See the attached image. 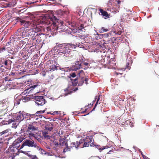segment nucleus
<instances>
[{
    "mask_svg": "<svg viewBox=\"0 0 159 159\" xmlns=\"http://www.w3.org/2000/svg\"><path fill=\"white\" fill-rule=\"evenodd\" d=\"M117 102H118V103L120 104L121 106H123L124 107V106L123 105V104H124L123 100H122V101H118Z\"/></svg>",
    "mask_w": 159,
    "mask_h": 159,
    "instance_id": "nucleus-43",
    "label": "nucleus"
},
{
    "mask_svg": "<svg viewBox=\"0 0 159 159\" xmlns=\"http://www.w3.org/2000/svg\"><path fill=\"white\" fill-rule=\"evenodd\" d=\"M129 64L128 63V66H129ZM126 67L128 68V69H130V67L129 66H127Z\"/></svg>",
    "mask_w": 159,
    "mask_h": 159,
    "instance_id": "nucleus-59",
    "label": "nucleus"
},
{
    "mask_svg": "<svg viewBox=\"0 0 159 159\" xmlns=\"http://www.w3.org/2000/svg\"><path fill=\"white\" fill-rule=\"evenodd\" d=\"M43 136L45 138H47L49 139L50 138V136L48 135V133L47 132H43Z\"/></svg>",
    "mask_w": 159,
    "mask_h": 159,
    "instance_id": "nucleus-32",
    "label": "nucleus"
},
{
    "mask_svg": "<svg viewBox=\"0 0 159 159\" xmlns=\"http://www.w3.org/2000/svg\"><path fill=\"white\" fill-rule=\"evenodd\" d=\"M81 63L80 61H77L75 63V69H76V70L79 69L81 68Z\"/></svg>",
    "mask_w": 159,
    "mask_h": 159,
    "instance_id": "nucleus-24",
    "label": "nucleus"
},
{
    "mask_svg": "<svg viewBox=\"0 0 159 159\" xmlns=\"http://www.w3.org/2000/svg\"><path fill=\"white\" fill-rule=\"evenodd\" d=\"M40 88V85H38V83H36L34 85L31 86L29 88H27V90L30 89L28 92L29 93H36L39 92V89Z\"/></svg>",
    "mask_w": 159,
    "mask_h": 159,
    "instance_id": "nucleus-9",
    "label": "nucleus"
},
{
    "mask_svg": "<svg viewBox=\"0 0 159 159\" xmlns=\"http://www.w3.org/2000/svg\"><path fill=\"white\" fill-rule=\"evenodd\" d=\"M78 79L79 80V85H82L84 81L86 84H88V78H84V77H79Z\"/></svg>",
    "mask_w": 159,
    "mask_h": 159,
    "instance_id": "nucleus-15",
    "label": "nucleus"
},
{
    "mask_svg": "<svg viewBox=\"0 0 159 159\" xmlns=\"http://www.w3.org/2000/svg\"><path fill=\"white\" fill-rule=\"evenodd\" d=\"M20 146V143H14V141L12 144V146L13 148H16V149H17L18 148H19Z\"/></svg>",
    "mask_w": 159,
    "mask_h": 159,
    "instance_id": "nucleus-33",
    "label": "nucleus"
},
{
    "mask_svg": "<svg viewBox=\"0 0 159 159\" xmlns=\"http://www.w3.org/2000/svg\"><path fill=\"white\" fill-rule=\"evenodd\" d=\"M34 98L35 103L38 106H43L46 102V101L43 96H35Z\"/></svg>",
    "mask_w": 159,
    "mask_h": 159,
    "instance_id": "nucleus-8",
    "label": "nucleus"
},
{
    "mask_svg": "<svg viewBox=\"0 0 159 159\" xmlns=\"http://www.w3.org/2000/svg\"><path fill=\"white\" fill-rule=\"evenodd\" d=\"M11 61L9 59H5L3 61V64H4L5 66H7L9 64H11Z\"/></svg>",
    "mask_w": 159,
    "mask_h": 159,
    "instance_id": "nucleus-29",
    "label": "nucleus"
},
{
    "mask_svg": "<svg viewBox=\"0 0 159 159\" xmlns=\"http://www.w3.org/2000/svg\"><path fill=\"white\" fill-rule=\"evenodd\" d=\"M26 155H27L29 157V155H31L29 154L26 152H25V154Z\"/></svg>",
    "mask_w": 159,
    "mask_h": 159,
    "instance_id": "nucleus-55",
    "label": "nucleus"
},
{
    "mask_svg": "<svg viewBox=\"0 0 159 159\" xmlns=\"http://www.w3.org/2000/svg\"><path fill=\"white\" fill-rule=\"evenodd\" d=\"M16 3V0H12L11 2L8 3L7 4L8 7H14Z\"/></svg>",
    "mask_w": 159,
    "mask_h": 159,
    "instance_id": "nucleus-21",
    "label": "nucleus"
},
{
    "mask_svg": "<svg viewBox=\"0 0 159 159\" xmlns=\"http://www.w3.org/2000/svg\"><path fill=\"white\" fill-rule=\"evenodd\" d=\"M20 152H21V153H22L24 154H25V152L26 151H22V150H21L20 151Z\"/></svg>",
    "mask_w": 159,
    "mask_h": 159,
    "instance_id": "nucleus-56",
    "label": "nucleus"
},
{
    "mask_svg": "<svg viewBox=\"0 0 159 159\" xmlns=\"http://www.w3.org/2000/svg\"><path fill=\"white\" fill-rule=\"evenodd\" d=\"M87 109H85V111H81V113H84L85 112H86V111H87Z\"/></svg>",
    "mask_w": 159,
    "mask_h": 159,
    "instance_id": "nucleus-58",
    "label": "nucleus"
},
{
    "mask_svg": "<svg viewBox=\"0 0 159 159\" xmlns=\"http://www.w3.org/2000/svg\"><path fill=\"white\" fill-rule=\"evenodd\" d=\"M66 44L67 49L70 50V52L71 50L75 49L76 48L81 46V44L80 43H77L75 44L72 43H66Z\"/></svg>",
    "mask_w": 159,
    "mask_h": 159,
    "instance_id": "nucleus-12",
    "label": "nucleus"
},
{
    "mask_svg": "<svg viewBox=\"0 0 159 159\" xmlns=\"http://www.w3.org/2000/svg\"><path fill=\"white\" fill-rule=\"evenodd\" d=\"M29 157L30 159H38L36 155H29Z\"/></svg>",
    "mask_w": 159,
    "mask_h": 159,
    "instance_id": "nucleus-38",
    "label": "nucleus"
},
{
    "mask_svg": "<svg viewBox=\"0 0 159 159\" xmlns=\"http://www.w3.org/2000/svg\"><path fill=\"white\" fill-rule=\"evenodd\" d=\"M10 43H11V42H9L8 43V44H10Z\"/></svg>",
    "mask_w": 159,
    "mask_h": 159,
    "instance_id": "nucleus-62",
    "label": "nucleus"
},
{
    "mask_svg": "<svg viewBox=\"0 0 159 159\" xmlns=\"http://www.w3.org/2000/svg\"><path fill=\"white\" fill-rule=\"evenodd\" d=\"M7 77H5V80L6 81H7Z\"/></svg>",
    "mask_w": 159,
    "mask_h": 159,
    "instance_id": "nucleus-60",
    "label": "nucleus"
},
{
    "mask_svg": "<svg viewBox=\"0 0 159 159\" xmlns=\"http://www.w3.org/2000/svg\"><path fill=\"white\" fill-rule=\"evenodd\" d=\"M7 49L8 53H10L11 54H14L15 49L12 47H8Z\"/></svg>",
    "mask_w": 159,
    "mask_h": 159,
    "instance_id": "nucleus-22",
    "label": "nucleus"
},
{
    "mask_svg": "<svg viewBox=\"0 0 159 159\" xmlns=\"http://www.w3.org/2000/svg\"><path fill=\"white\" fill-rule=\"evenodd\" d=\"M21 101V99H19V98H17L15 99L14 100V104H15L16 106L19 104L20 103V102Z\"/></svg>",
    "mask_w": 159,
    "mask_h": 159,
    "instance_id": "nucleus-28",
    "label": "nucleus"
},
{
    "mask_svg": "<svg viewBox=\"0 0 159 159\" xmlns=\"http://www.w3.org/2000/svg\"><path fill=\"white\" fill-rule=\"evenodd\" d=\"M24 119V116L23 114L20 112H17L14 116L13 120L9 119L8 120V121H7V123H4V124H8L14 121L20 122L22 121Z\"/></svg>",
    "mask_w": 159,
    "mask_h": 159,
    "instance_id": "nucleus-6",
    "label": "nucleus"
},
{
    "mask_svg": "<svg viewBox=\"0 0 159 159\" xmlns=\"http://www.w3.org/2000/svg\"><path fill=\"white\" fill-rule=\"evenodd\" d=\"M57 67L55 65L52 66V67H51L50 69V71H53L55 70H58V69L57 68Z\"/></svg>",
    "mask_w": 159,
    "mask_h": 159,
    "instance_id": "nucleus-35",
    "label": "nucleus"
},
{
    "mask_svg": "<svg viewBox=\"0 0 159 159\" xmlns=\"http://www.w3.org/2000/svg\"><path fill=\"white\" fill-rule=\"evenodd\" d=\"M80 28L79 29V30H81L82 29H83L84 28V25L81 24L80 25Z\"/></svg>",
    "mask_w": 159,
    "mask_h": 159,
    "instance_id": "nucleus-50",
    "label": "nucleus"
},
{
    "mask_svg": "<svg viewBox=\"0 0 159 159\" xmlns=\"http://www.w3.org/2000/svg\"><path fill=\"white\" fill-rule=\"evenodd\" d=\"M46 128L48 130H49L50 131H51L53 129V127H46Z\"/></svg>",
    "mask_w": 159,
    "mask_h": 159,
    "instance_id": "nucleus-51",
    "label": "nucleus"
},
{
    "mask_svg": "<svg viewBox=\"0 0 159 159\" xmlns=\"http://www.w3.org/2000/svg\"><path fill=\"white\" fill-rule=\"evenodd\" d=\"M34 141L33 140H30L29 139H26L24 141L23 144L21 145L20 149L22 148L24 146H27L29 147H33V144Z\"/></svg>",
    "mask_w": 159,
    "mask_h": 159,
    "instance_id": "nucleus-13",
    "label": "nucleus"
},
{
    "mask_svg": "<svg viewBox=\"0 0 159 159\" xmlns=\"http://www.w3.org/2000/svg\"><path fill=\"white\" fill-rule=\"evenodd\" d=\"M16 20H17V22H20V24H21V23L22 22V21H23V20L21 19L20 18H17L16 19Z\"/></svg>",
    "mask_w": 159,
    "mask_h": 159,
    "instance_id": "nucleus-45",
    "label": "nucleus"
},
{
    "mask_svg": "<svg viewBox=\"0 0 159 159\" xmlns=\"http://www.w3.org/2000/svg\"><path fill=\"white\" fill-rule=\"evenodd\" d=\"M6 16H4L1 20V22H2L1 24L5 23V25H6V26H7L10 22H12V19L11 18L7 19L5 21H4L3 19L5 18Z\"/></svg>",
    "mask_w": 159,
    "mask_h": 159,
    "instance_id": "nucleus-16",
    "label": "nucleus"
},
{
    "mask_svg": "<svg viewBox=\"0 0 159 159\" xmlns=\"http://www.w3.org/2000/svg\"><path fill=\"white\" fill-rule=\"evenodd\" d=\"M57 52L59 55L67 56L70 53V50L67 49L66 43L58 44Z\"/></svg>",
    "mask_w": 159,
    "mask_h": 159,
    "instance_id": "nucleus-3",
    "label": "nucleus"
},
{
    "mask_svg": "<svg viewBox=\"0 0 159 159\" xmlns=\"http://www.w3.org/2000/svg\"><path fill=\"white\" fill-rule=\"evenodd\" d=\"M84 141V139H81L79 142H76L77 144L78 145L79 147V146L82 143H83V142Z\"/></svg>",
    "mask_w": 159,
    "mask_h": 159,
    "instance_id": "nucleus-42",
    "label": "nucleus"
},
{
    "mask_svg": "<svg viewBox=\"0 0 159 159\" xmlns=\"http://www.w3.org/2000/svg\"><path fill=\"white\" fill-rule=\"evenodd\" d=\"M117 4L119 5V4L121 2L120 1L118 0L117 1Z\"/></svg>",
    "mask_w": 159,
    "mask_h": 159,
    "instance_id": "nucleus-57",
    "label": "nucleus"
},
{
    "mask_svg": "<svg viewBox=\"0 0 159 159\" xmlns=\"http://www.w3.org/2000/svg\"><path fill=\"white\" fill-rule=\"evenodd\" d=\"M21 25H23L26 28L35 27L36 25H39V22H38L36 20H33L32 21H29L23 20L22 21Z\"/></svg>",
    "mask_w": 159,
    "mask_h": 159,
    "instance_id": "nucleus-7",
    "label": "nucleus"
},
{
    "mask_svg": "<svg viewBox=\"0 0 159 159\" xmlns=\"http://www.w3.org/2000/svg\"><path fill=\"white\" fill-rule=\"evenodd\" d=\"M110 30L109 28H105L104 27H102L99 29V31L100 33H102L109 31Z\"/></svg>",
    "mask_w": 159,
    "mask_h": 159,
    "instance_id": "nucleus-25",
    "label": "nucleus"
},
{
    "mask_svg": "<svg viewBox=\"0 0 159 159\" xmlns=\"http://www.w3.org/2000/svg\"><path fill=\"white\" fill-rule=\"evenodd\" d=\"M78 79L76 78L74 80H71L73 86H75L77 85L78 83Z\"/></svg>",
    "mask_w": 159,
    "mask_h": 159,
    "instance_id": "nucleus-31",
    "label": "nucleus"
},
{
    "mask_svg": "<svg viewBox=\"0 0 159 159\" xmlns=\"http://www.w3.org/2000/svg\"><path fill=\"white\" fill-rule=\"evenodd\" d=\"M100 146L98 145H97V148L98 149L100 150V152H101L102 150L105 149H107L108 148H109L108 146H103L102 148H100Z\"/></svg>",
    "mask_w": 159,
    "mask_h": 159,
    "instance_id": "nucleus-30",
    "label": "nucleus"
},
{
    "mask_svg": "<svg viewBox=\"0 0 159 159\" xmlns=\"http://www.w3.org/2000/svg\"><path fill=\"white\" fill-rule=\"evenodd\" d=\"M58 111H55L52 113L51 112H50L49 113H50V114L52 115H54L56 113H58Z\"/></svg>",
    "mask_w": 159,
    "mask_h": 159,
    "instance_id": "nucleus-49",
    "label": "nucleus"
},
{
    "mask_svg": "<svg viewBox=\"0 0 159 159\" xmlns=\"http://www.w3.org/2000/svg\"><path fill=\"white\" fill-rule=\"evenodd\" d=\"M111 34L110 33H109L107 34H102L103 37H104L105 38H107V37H108L110 35V36H111Z\"/></svg>",
    "mask_w": 159,
    "mask_h": 159,
    "instance_id": "nucleus-39",
    "label": "nucleus"
},
{
    "mask_svg": "<svg viewBox=\"0 0 159 159\" xmlns=\"http://www.w3.org/2000/svg\"><path fill=\"white\" fill-rule=\"evenodd\" d=\"M8 102L7 101L4 102L0 105V107H2L0 109V112L2 113L1 115H5L7 111V109L8 107Z\"/></svg>",
    "mask_w": 159,
    "mask_h": 159,
    "instance_id": "nucleus-10",
    "label": "nucleus"
},
{
    "mask_svg": "<svg viewBox=\"0 0 159 159\" xmlns=\"http://www.w3.org/2000/svg\"><path fill=\"white\" fill-rule=\"evenodd\" d=\"M6 135L4 136H0V152H1V148H2V144L3 143V141L2 140H3L4 139V137H6Z\"/></svg>",
    "mask_w": 159,
    "mask_h": 159,
    "instance_id": "nucleus-23",
    "label": "nucleus"
},
{
    "mask_svg": "<svg viewBox=\"0 0 159 159\" xmlns=\"http://www.w3.org/2000/svg\"><path fill=\"white\" fill-rule=\"evenodd\" d=\"M99 11L101 13V15L105 19L109 18V15L107 12L104 11L101 8L99 9Z\"/></svg>",
    "mask_w": 159,
    "mask_h": 159,
    "instance_id": "nucleus-17",
    "label": "nucleus"
},
{
    "mask_svg": "<svg viewBox=\"0 0 159 159\" xmlns=\"http://www.w3.org/2000/svg\"><path fill=\"white\" fill-rule=\"evenodd\" d=\"M73 87L72 86L71 89H70V87H68L65 89L64 91L67 93V94H70L73 92H75L78 89V88L77 87H76L75 88Z\"/></svg>",
    "mask_w": 159,
    "mask_h": 159,
    "instance_id": "nucleus-14",
    "label": "nucleus"
},
{
    "mask_svg": "<svg viewBox=\"0 0 159 159\" xmlns=\"http://www.w3.org/2000/svg\"><path fill=\"white\" fill-rule=\"evenodd\" d=\"M6 46H8V45L7 44V43Z\"/></svg>",
    "mask_w": 159,
    "mask_h": 159,
    "instance_id": "nucleus-64",
    "label": "nucleus"
},
{
    "mask_svg": "<svg viewBox=\"0 0 159 159\" xmlns=\"http://www.w3.org/2000/svg\"><path fill=\"white\" fill-rule=\"evenodd\" d=\"M33 147H34V148H36L37 149L39 150L41 149V148L39 147L36 143H34V141L33 142Z\"/></svg>",
    "mask_w": 159,
    "mask_h": 159,
    "instance_id": "nucleus-36",
    "label": "nucleus"
},
{
    "mask_svg": "<svg viewBox=\"0 0 159 159\" xmlns=\"http://www.w3.org/2000/svg\"><path fill=\"white\" fill-rule=\"evenodd\" d=\"M46 23L48 25H51V28H52L54 30L59 29L63 25V22L61 20L57 19L56 16L52 15L49 16V17L45 21Z\"/></svg>",
    "mask_w": 159,
    "mask_h": 159,
    "instance_id": "nucleus-1",
    "label": "nucleus"
},
{
    "mask_svg": "<svg viewBox=\"0 0 159 159\" xmlns=\"http://www.w3.org/2000/svg\"><path fill=\"white\" fill-rule=\"evenodd\" d=\"M84 64L85 66H88L89 64V63L86 62H84L83 63Z\"/></svg>",
    "mask_w": 159,
    "mask_h": 159,
    "instance_id": "nucleus-54",
    "label": "nucleus"
},
{
    "mask_svg": "<svg viewBox=\"0 0 159 159\" xmlns=\"http://www.w3.org/2000/svg\"><path fill=\"white\" fill-rule=\"evenodd\" d=\"M78 145L77 144L76 142H72L70 143V146H67V148H65L63 150V152H66L67 151H70L73 150L74 148L77 149L79 147Z\"/></svg>",
    "mask_w": 159,
    "mask_h": 159,
    "instance_id": "nucleus-11",
    "label": "nucleus"
},
{
    "mask_svg": "<svg viewBox=\"0 0 159 159\" xmlns=\"http://www.w3.org/2000/svg\"><path fill=\"white\" fill-rule=\"evenodd\" d=\"M44 37V35L43 34H40L38 33L37 36H36V41L39 43L42 41Z\"/></svg>",
    "mask_w": 159,
    "mask_h": 159,
    "instance_id": "nucleus-18",
    "label": "nucleus"
},
{
    "mask_svg": "<svg viewBox=\"0 0 159 159\" xmlns=\"http://www.w3.org/2000/svg\"><path fill=\"white\" fill-rule=\"evenodd\" d=\"M90 146L91 147H94V146H95V145H94V143H91Z\"/></svg>",
    "mask_w": 159,
    "mask_h": 159,
    "instance_id": "nucleus-53",
    "label": "nucleus"
},
{
    "mask_svg": "<svg viewBox=\"0 0 159 159\" xmlns=\"http://www.w3.org/2000/svg\"><path fill=\"white\" fill-rule=\"evenodd\" d=\"M99 98H98V99H97V102H96V104H95V106H94V108H93V110H92V111L95 110V108L96 107V106H97V104H98V103L100 104V102H99H99H98V101H99Z\"/></svg>",
    "mask_w": 159,
    "mask_h": 159,
    "instance_id": "nucleus-40",
    "label": "nucleus"
},
{
    "mask_svg": "<svg viewBox=\"0 0 159 159\" xmlns=\"http://www.w3.org/2000/svg\"><path fill=\"white\" fill-rule=\"evenodd\" d=\"M45 110H44L43 111H40L37 112L36 113V114H37L38 113L42 114L44 113L45 112Z\"/></svg>",
    "mask_w": 159,
    "mask_h": 159,
    "instance_id": "nucleus-44",
    "label": "nucleus"
},
{
    "mask_svg": "<svg viewBox=\"0 0 159 159\" xmlns=\"http://www.w3.org/2000/svg\"><path fill=\"white\" fill-rule=\"evenodd\" d=\"M10 130V129H7L3 131L0 132V136H4L6 135H7L9 131Z\"/></svg>",
    "mask_w": 159,
    "mask_h": 159,
    "instance_id": "nucleus-26",
    "label": "nucleus"
},
{
    "mask_svg": "<svg viewBox=\"0 0 159 159\" xmlns=\"http://www.w3.org/2000/svg\"><path fill=\"white\" fill-rule=\"evenodd\" d=\"M88 142H85L83 144V147H88L89 146V143L91 142L92 140L90 139H89V140H88Z\"/></svg>",
    "mask_w": 159,
    "mask_h": 159,
    "instance_id": "nucleus-27",
    "label": "nucleus"
},
{
    "mask_svg": "<svg viewBox=\"0 0 159 159\" xmlns=\"http://www.w3.org/2000/svg\"><path fill=\"white\" fill-rule=\"evenodd\" d=\"M52 62H53V61H54H54H55V60H51V63L52 62ZM53 63V62H52V63Z\"/></svg>",
    "mask_w": 159,
    "mask_h": 159,
    "instance_id": "nucleus-61",
    "label": "nucleus"
},
{
    "mask_svg": "<svg viewBox=\"0 0 159 159\" xmlns=\"http://www.w3.org/2000/svg\"><path fill=\"white\" fill-rule=\"evenodd\" d=\"M70 75L73 78L76 76V74L75 73H71L70 74Z\"/></svg>",
    "mask_w": 159,
    "mask_h": 159,
    "instance_id": "nucleus-46",
    "label": "nucleus"
},
{
    "mask_svg": "<svg viewBox=\"0 0 159 159\" xmlns=\"http://www.w3.org/2000/svg\"><path fill=\"white\" fill-rule=\"evenodd\" d=\"M37 115L36 114H27L26 115H25V118L26 120H27L29 119L30 120L31 118H35L36 117Z\"/></svg>",
    "mask_w": 159,
    "mask_h": 159,
    "instance_id": "nucleus-20",
    "label": "nucleus"
},
{
    "mask_svg": "<svg viewBox=\"0 0 159 159\" xmlns=\"http://www.w3.org/2000/svg\"><path fill=\"white\" fill-rule=\"evenodd\" d=\"M27 30L25 28H20L18 29L17 32L15 33L14 35L15 40L17 41L19 40H22V39L26 37Z\"/></svg>",
    "mask_w": 159,
    "mask_h": 159,
    "instance_id": "nucleus-2",
    "label": "nucleus"
},
{
    "mask_svg": "<svg viewBox=\"0 0 159 159\" xmlns=\"http://www.w3.org/2000/svg\"><path fill=\"white\" fill-rule=\"evenodd\" d=\"M59 144L61 146H65L66 148L67 147L68 144L64 138L60 139L59 140Z\"/></svg>",
    "mask_w": 159,
    "mask_h": 159,
    "instance_id": "nucleus-19",
    "label": "nucleus"
},
{
    "mask_svg": "<svg viewBox=\"0 0 159 159\" xmlns=\"http://www.w3.org/2000/svg\"><path fill=\"white\" fill-rule=\"evenodd\" d=\"M35 123V122H34L32 123L29 124L26 130L27 134L30 139L32 137H35V131L37 130V128L33 125Z\"/></svg>",
    "mask_w": 159,
    "mask_h": 159,
    "instance_id": "nucleus-5",
    "label": "nucleus"
},
{
    "mask_svg": "<svg viewBox=\"0 0 159 159\" xmlns=\"http://www.w3.org/2000/svg\"><path fill=\"white\" fill-rule=\"evenodd\" d=\"M22 140L23 139L21 138H18L14 141V143H20L21 142Z\"/></svg>",
    "mask_w": 159,
    "mask_h": 159,
    "instance_id": "nucleus-34",
    "label": "nucleus"
},
{
    "mask_svg": "<svg viewBox=\"0 0 159 159\" xmlns=\"http://www.w3.org/2000/svg\"><path fill=\"white\" fill-rule=\"evenodd\" d=\"M6 50V48L5 47H3L2 48H0V53L3 52Z\"/></svg>",
    "mask_w": 159,
    "mask_h": 159,
    "instance_id": "nucleus-41",
    "label": "nucleus"
},
{
    "mask_svg": "<svg viewBox=\"0 0 159 159\" xmlns=\"http://www.w3.org/2000/svg\"><path fill=\"white\" fill-rule=\"evenodd\" d=\"M37 26H35V27H33V28L29 30L28 33H26V37L31 39L36 40L38 33L36 31L38 32L40 30V29Z\"/></svg>",
    "mask_w": 159,
    "mask_h": 159,
    "instance_id": "nucleus-4",
    "label": "nucleus"
},
{
    "mask_svg": "<svg viewBox=\"0 0 159 159\" xmlns=\"http://www.w3.org/2000/svg\"><path fill=\"white\" fill-rule=\"evenodd\" d=\"M81 73H84V71L82 70H80L79 72L78 73V75H79V77L80 76V74Z\"/></svg>",
    "mask_w": 159,
    "mask_h": 159,
    "instance_id": "nucleus-48",
    "label": "nucleus"
},
{
    "mask_svg": "<svg viewBox=\"0 0 159 159\" xmlns=\"http://www.w3.org/2000/svg\"><path fill=\"white\" fill-rule=\"evenodd\" d=\"M30 100V98L28 97H25L22 99V101L24 102H26Z\"/></svg>",
    "mask_w": 159,
    "mask_h": 159,
    "instance_id": "nucleus-37",
    "label": "nucleus"
},
{
    "mask_svg": "<svg viewBox=\"0 0 159 159\" xmlns=\"http://www.w3.org/2000/svg\"><path fill=\"white\" fill-rule=\"evenodd\" d=\"M68 24L69 25H71V26L72 27H74L75 26V24L74 23H72L71 22L70 23V22H68Z\"/></svg>",
    "mask_w": 159,
    "mask_h": 159,
    "instance_id": "nucleus-47",
    "label": "nucleus"
},
{
    "mask_svg": "<svg viewBox=\"0 0 159 159\" xmlns=\"http://www.w3.org/2000/svg\"><path fill=\"white\" fill-rule=\"evenodd\" d=\"M38 119V118H36V119H35V120H37Z\"/></svg>",
    "mask_w": 159,
    "mask_h": 159,
    "instance_id": "nucleus-63",
    "label": "nucleus"
},
{
    "mask_svg": "<svg viewBox=\"0 0 159 159\" xmlns=\"http://www.w3.org/2000/svg\"><path fill=\"white\" fill-rule=\"evenodd\" d=\"M143 157L144 159H150L148 157L146 156L145 155H143Z\"/></svg>",
    "mask_w": 159,
    "mask_h": 159,
    "instance_id": "nucleus-52",
    "label": "nucleus"
}]
</instances>
